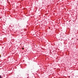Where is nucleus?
<instances>
[{"mask_svg": "<svg viewBox=\"0 0 78 78\" xmlns=\"http://www.w3.org/2000/svg\"><path fill=\"white\" fill-rule=\"evenodd\" d=\"M0 58H2V56H1V55H0Z\"/></svg>", "mask_w": 78, "mask_h": 78, "instance_id": "obj_1", "label": "nucleus"}, {"mask_svg": "<svg viewBox=\"0 0 78 78\" xmlns=\"http://www.w3.org/2000/svg\"><path fill=\"white\" fill-rule=\"evenodd\" d=\"M23 50H24V48H22Z\"/></svg>", "mask_w": 78, "mask_h": 78, "instance_id": "obj_2", "label": "nucleus"}]
</instances>
